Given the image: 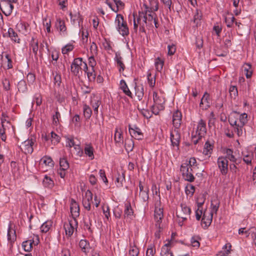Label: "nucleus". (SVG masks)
I'll list each match as a JSON object with an SVG mask.
<instances>
[{"mask_svg": "<svg viewBox=\"0 0 256 256\" xmlns=\"http://www.w3.org/2000/svg\"><path fill=\"white\" fill-rule=\"evenodd\" d=\"M225 22L228 28L232 27L234 20V17L231 14L227 12L224 15Z\"/></svg>", "mask_w": 256, "mask_h": 256, "instance_id": "42", "label": "nucleus"}, {"mask_svg": "<svg viewBox=\"0 0 256 256\" xmlns=\"http://www.w3.org/2000/svg\"><path fill=\"white\" fill-rule=\"evenodd\" d=\"M134 146V143L132 139L125 140V148L127 151H132Z\"/></svg>", "mask_w": 256, "mask_h": 256, "instance_id": "61", "label": "nucleus"}, {"mask_svg": "<svg viewBox=\"0 0 256 256\" xmlns=\"http://www.w3.org/2000/svg\"><path fill=\"white\" fill-rule=\"evenodd\" d=\"M79 246L82 250L86 254L88 252L90 249L89 242L86 240H81L80 241Z\"/></svg>", "mask_w": 256, "mask_h": 256, "instance_id": "41", "label": "nucleus"}, {"mask_svg": "<svg viewBox=\"0 0 256 256\" xmlns=\"http://www.w3.org/2000/svg\"><path fill=\"white\" fill-rule=\"evenodd\" d=\"M86 63L82 61L81 58H74L71 64L70 70L75 76H80L82 74V70L86 69Z\"/></svg>", "mask_w": 256, "mask_h": 256, "instance_id": "5", "label": "nucleus"}, {"mask_svg": "<svg viewBox=\"0 0 256 256\" xmlns=\"http://www.w3.org/2000/svg\"><path fill=\"white\" fill-rule=\"evenodd\" d=\"M16 28L20 32H22L24 36L27 35L28 33V25L27 24L20 22L18 24Z\"/></svg>", "mask_w": 256, "mask_h": 256, "instance_id": "40", "label": "nucleus"}, {"mask_svg": "<svg viewBox=\"0 0 256 256\" xmlns=\"http://www.w3.org/2000/svg\"><path fill=\"white\" fill-rule=\"evenodd\" d=\"M170 244V242H168L167 244H165L161 249L160 254L162 256H164L168 253H169L170 251V249L169 248V246Z\"/></svg>", "mask_w": 256, "mask_h": 256, "instance_id": "63", "label": "nucleus"}, {"mask_svg": "<svg viewBox=\"0 0 256 256\" xmlns=\"http://www.w3.org/2000/svg\"><path fill=\"white\" fill-rule=\"evenodd\" d=\"M7 236L8 240L10 242L14 240L16 238L15 232H14V230L11 229L10 226H9L8 228V230Z\"/></svg>", "mask_w": 256, "mask_h": 256, "instance_id": "59", "label": "nucleus"}, {"mask_svg": "<svg viewBox=\"0 0 256 256\" xmlns=\"http://www.w3.org/2000/svg\"><path fill=\"white\" fill-rule=\"evenodd\" d=\"M84 154L86 156H88L90 160L94 159V148L91 144H86L84 150Z\"/></svg>", "mask_w": 256, "mask_h": 256, "instance_id": "28", "label": "nucleus"}, {"mask_svg": "<svg viewBox=\"0 0 256 256\" xmlns=\"http://www.w3.org/2000/svg\"><path fill=\"white\" fill-rule=\"evenodd\" d=\"M114 24L116 30L122 36H124L129 34V30L126 22L124 21V16L120 14L116 15Z\"/></svg>", "mask_w": 256, "mask_h": 256, "instance_id": "4", "label": "nucleus"}, {"mask_svg": "<svg viewBox=\"0 0 256 256\" xmlns=\"http://www.w3.org/2000/svg\"><path fill=\"white\" fill-rule=\"evenodd\" d=\"M42 184L44 187L52 188L54 186V182L50 177L45 175L43 179Z\"/></svg>", "mask_w": 256, "mask_h": 256, "instance_id": "44", "label": "nucleus"}, {"mask_svg": "<svg viewBox=\"0 0 256 256\" xmlns=\"http://www.w3.org/2000/svg\"><path fill=\"white\" fill-rule=\"evenodd\" d=\"M129 132L132 137L135 139L140 140L143 138L144 136L140 129L136 126H129Z\"/></svg>", "mask_w": 256, "mask_h": 256, "instance_id": "21", "label": "nucleus"}, {"mask_svg": "<svg viewBox=\"0 0 256 256\" xmlns=\"http://www.w3.org/2000/svg\"><path fill=\"white\" fill-rule=\"evenodd\" d=\"M114 60L115 62L116 63L118 66V70L120 72L122 73L124 71L125 66L124 64L123 63L122 58L119 53H116Z\"/></svg>", "mask_w": 256, "mask_h": 256, "instance_id": "31", "label": "nucleus"}, {"mask_svg": "<svg viewBox=\"0 0 256 256\" xmlns=\"http://www.w3.org/2000/svg\"><path fill=\"white\" fill-rule=\"evenodd\" d=\"M125 208L124 210V216L125 218H132L133 216L134 211L132 208L131 205L130 203H126L125 204Z\"/></svg>", "mask_w": 256, "mask_h": 256, "instance_id": "39", "label": "nucleus"}, {"mask_svg": "<svg viewBox=\"0 0 256 256\" xmlns=\"http://www.w3.org/2000/svg\"><path fill=\"white\" fill-rule=\"evenodd\" d=\"M30 48L32 49V52L34 54V56H37L38 50V40H35L34 37L32 38L30 43Z\"/></svg>", "mask_w": 256, "mask_h": 256, "instance_id": "43", "label": "nucleus"}, {"mask_svg": "<svg viewBox=\"0 0 256 256\" xmlns=\"http://www.w3.org/2000/svg\"><path fill=\"white\" fill-rule=\"evenodd\" d=\"M242 74L245 75L247 78H250L252 74L251 65L248 64H244L242 68Z\"/></svg>", "mask_w": 256, "mask_h": 256, "instance_id": "34", "label": "nucleus"}, {"mask_svg": "<svg viewBox=\"0 0 256 256\" xmlns=\"http://www.w3.org/2000/svg\"><path fill=\"white\" fill-rule=\"evenodd\" d=\"M134 29L136 31L137 30L138 28L140 26V30L142 31L144 30V16L143 15H140L139 12L138 14H134Z\"/></svg>", "mask_w": 256, "mask_h": 256, "instance_id": "16", "label": "nucleus"}, {"mask_svg": "<svg viewBox=\"0 0 256 256\" xmlns=\"http://www.w3.org/2000/svg\"><path fill=\"white\" fill-rule=\"evenodd\" d=\"M101 104L100 99L98 97H94L91 100L90 105L94 108V114L96 115L98 114V108Z\"/></svg>", "mask_w": 256, "mask_h": 256, "instance_id": "38", "label": "nucleus"}, {"mask_svg": "<svg viewBox=\"0 0 256 256\" xmlns=\"http://www.w3.org/2000/svg\"><path fill=\"white\" fill-rule=\"evenodd\" d=\"M8 36L10 38L11 41L16 44H20L21 40L18 36V34L14 30L10 28L8 31Z\"/></svg>", "mask_w": 256, "mask_h": 256, "instance_id": "26", "label": "nucleus"}, {"mask_svg": "<svg viewBox=\"0 0 256 256\" xmlns=\"http://www.w3.org/2000/svg\"><path fill=\"white\" fill-rule=\"evenodd\" d=\"M98 55V46L96 44L92 42L90 46V50L88 52V56H96Z\"/></svg>", "mask_w": 256, "mask_h": 256, "instance_id": "49", "label": "nucleus"}, {"mask_svg": "<svg viewBox=\"0 0 256 256\" xmlns=\"http://www.w3.org/2000/svg\"><path fill=\"white\" fill-rule=\"evenodd\" d=\"M114 140L116 144L123 143L122 130L120 127H116L114 135Z\"/></svg>", "mask_w": 256, "mask_h": 256, "instance_id": "30", "label": "nucleus"}, {"mask_svg": "<svg viewBox=\"0 0 256 256\" xmlns=\"http://www.w3.org/2000/svg\"><path fill=\"white\" fill-rule=\"evenodd\" d=\"M124 174H118V177L116 181V184L118 187H120L122 186V182L124 180Z\"/></svg>", "mask_w": 256, "mask_h": 256, "instance_id": "58", "label": "nucleus"}, {"mask_svg": "<svg viewBox=\"0 0 256 256\" xmlns=\"http://www.w3.org/2000/svg\"><path fill=\"white\" fill-rule=\"evenodd\" d=\"M74 41L64 46H63L62 48V52L63 54H68V52L72 51L74 48V46L73 45V43Z\"/></svg>", "mask_w": 256, "mask_h": 256, "instance_id": "51", "label": "nucleus"}, {"mask_svg": "<svg viewBox=\"0 0 256 256\" xmlns=\"http://www.w3.org/2000/svg\"><path fill=\"white\" fill-rule=\"evenodd\" d=\"M84 73L86 74L89 82H94L96 80V74L94 68H88L86 65V69H84Z\"/></svg>", "mask_w": 256, "mask_h": 256, "instance_id": "33", "label": "nucleus"}, {"mask_svg": "<svg viewBox=\"0 0 256 256\" xmlns=\"http://www.w3.org/2000/svg\"><path fill=\"white\" fill-rule=\"evenodd\" d=\"M210 95L206 92L201 99L200 107L202 110H206L210 108Z\"/></svg>", "mask_w": 256, "mask_h": 256, "instance_id": "24", "label": "nucleus"}, {"mask_svg": "<svg viewBox=\"0 0 256 256\" xmlns=\"http://www.w3.org/2000/svg\"><path fill=\"white\" fill-rule=\"evenodd\" d=\"M78 143L74 138H68L66 139V146L70 148L75 147V146Z\"/></svg>", "mask_w": 256, "mask_h": 256, "instance_id": "54", "label": "nucleus"}, {"mask_svg": "<svg viewBox=\"0 0 256 256\" xmlns=\"http://www.w3.org/2000/svg\"><path fill=\"white\" fill-rule=\"evenodd\" d=\"M180 171L182 172L184 178L188 182H193L194 177L192 174V168L189 166H187L186 164H182L180 166Z\"/></svg>", "mask_w": 256, "mask_h": 256, "instance_id": "11", "label": "nucleus"}, {"mask_svg": "<svg viewBox=\"0 0 256 256\" xmlns=\"http://www.w3.org/2000/svg\"><path fill=\"white\" fill-rule=\"evenodd\" d=\"M232 246L230 243H226L222 248V250L220 251L217 255L220 256H228L231 252Z\"/></svg>", "mask_w": 256, "mask_h": 256, "instance_id": "37", "label": "nucleus"}, {"mask_svg": "<svg viewBox=\"0 0 256 256\" xmlns=\"http://www.w3.org/2000/svg\"><path fill=\"white\" fill-rule=\"evenodd\" d=\"M58 6H60V8L63 11H65L67 9L68 6V0H57Z\"/></svg>", "mask_w": 256, "mask_h": 256, "instance_id": "64", "label": "nucleus"}, {"mask_svg": "<svg viewBox=\"0 0 256 256\" xmlns=\"http://www.w3.org/2000/svg\"><path fill=\"white\" fill-rule=\"evenodd\" d=\"M191 212L190 208L186 206L185 204H180V209L177 211L176 216H177L182 219V222L179 221L178 223L180 226H182V222L187 220L188 216Z\"/></svg>", "mask_w": 256, "mask_h": 256, "instance_id": "9", "label": "nucleus"}, {"mask_svg": "<svg viewBox=\"0 0 256 256\" xmlns=\"http://www.w3.org/2000/svg\"><path fill=\"white\" fill-rule=\"evenodd\" d=\"M220 206V203L217 200H212V203L210 204V211H208V212H210L212 215L214 214H216L217 213V212Z\"/></svg>", "mask_w": 256, "mask_h": 256, "instance_id": "53", "label": "nucleus"}, {"mask_svg": "<svg viewBox=\"0 0 256 256\" xmlns=\"http://www.w3.org/2000/svg\"><path fill=\"white\" fill-rule=\"evenodd\" d=\"M52 224V222L51 220H47L40 226V230L42 232L46 233L48 232L51 228Z\"/></svg>", "mask_w": 256, "mask_h": 256, "instance_id": "48", "label": "nucleus"}, {"mask_svg": "<svg viewBox=\"0 0 256 256\" xmlns=\"http://www.w3.org/2000/svg\"><path fill=\"white\" fill-rule=\"evenodd\" d=\"M180 140V134L179 128H176L172 130L170 133V140L172 144L178 150V146Z\"/></svg>", "mask_w": 256, "mask_h": 256, "instance_id": "15", "label": "nucleus"}, {"mask_svg": "<svg viewBox=\"0 0 256 256\" xmlns=\"http://www.w3.org/2000/svg\"><path fill=\"white\" fill-rule=\"evenodd\" d=\"M226 156V160H229L232 163H235L236 164H239L241 162V158H237L236 156V152H234L232 150L228 148L225 152Z\"/></svg>", "mask_w": 256, "mask_h": 256, "instance_id": "20", "label": "nucleus"}, {"mask_svg": "<svg viewBox=\"0 0 256 256\" xmlns=\"http://www.w3.org/2000/svg\"><path fill=\"white\" fill-rule=\"evenodd\" d=\"M228 122L238 136H242L243 134L244 126L248 122V115L244 112L240 114L234 112L230 114Z\"/></svg>", "mask_w": 256, "mask_h": 256, "instance_id": "1", "label": "nucleus"}, {"mask_svg": "<svg viewBox=\"0 0 256 256\" xmlns=\"http://www.w3.org/2000/svg\"><path fill=\"white\" fill-rule=\"evenodd\" d=\"M202 214L201 225L204 228L206 229L210 225L213 216L208 210H205Z\"/></svg>", "mask_w": 256, "mask_h": 256, "instance_id": "18", "label": "nucleus"}, {"mask_svg": "<svg viewBox=\"0 0 256 256\" xmlns=\"http://www.w3.org/2000/svg\"><path fill=\"white\" fill-rule=\"evenodd\" d=\"M130 256H138L139 254V250L137 246L134 243H130V249L128 252Z\"/></svg>", "mask_w": 256, "mask_h": 256, "instance_id": "52", "label": "nucleus"}, {"mask_svg": "<svg viewBox=\"0 0 256 256\" xmlns=\"http://www.w3.org/2000/svg\"><path fill=\"white\" fill-rule=\"evenodd\" d=\"M204 203V201H202L200 202H197L196 206L197 209L196 210V218L198 220H200L201 216L202 214V210L200 209L202 208V206Z\"/></svg>", "mask_w": 256, "mask_h": 256, "instance_id": "47", "label": "nucleus"}, {"mask_svg": "<svg viewBox=\"0 0 256 256\" xmlns=\"http://www.w3.org/2000/svg\"><path fill=\"white\" fill-rule=\"evenodd\" d=\"M242 156L243 161L247 164H250L253 158V152L251 151L246 150L242 152Z\"/></svg>", "mask_w": 256, "mask_h": 256, "instance_id": "29", "label": "nucleus"}, {"mask_svg": "<svg viewBox=\"0 0 256 256\" xmlns=\"http://www.w3.org/2000/svg\"><path fill=\"white\" fill-rule=\"evenodd\" d=\"M92 202V194L90 190L85 192L84 196L82 199V204L84 208L90 210L91 208V204Z\"/></svg>", "mask_w": 256, "mask_h": 256, "instance_id": "19", "label": "nucleus"}, {"mask_svg": "<svg viewBox=\"0 0 256 256\" xmlns=\"http://www.w3.org/2000/svg\"><path fill=\"white\" fill-rule=\"evenodd\" d=\"M182 122V114L178 111L176 110L173 114L172 116V122L174 128H179Z\"/></svg>", "mask_w": 256, "mask_h": 256, "instance_id": "27", "label": "nucleus"}, {"mask_svg": "<svg viewBox=\"0 0 256 256\" xmlns=\"http://www.w3.org/2000/svg\"><path fill=\"white\" fill-rule=\"evenodd\" d=\"M50 138L52 144L54 145L57 144L60 141V136L53 132H52L50 133Z\"/></svg>", "mask_w": 256, "mask_h": 256, "instance_id": "62", "label": "nucleus"}, {"mask_svg": "<svg viewBox=\"0 0 256 256\" xmlns=\"http://www.w3.org/2000/svg\"><path fill=\"white\" fill-rule=\"evenodd\" d=\"M152 96L154 104L152 106V110L154 114L156 115L160 111L164 109L165 100L161 94H160L155 91L153 92Z\"/></svg>", "mask_w": 256, "mask_h": 256, "instance_id": "3", "label": "nucleus"}, {"mask_svg": "<svg viewBox=\"0 0 256 256\" xmlns=\"http://www.w3.org/2000/svg\"><path fill=\"white\" fill-rule=\"evenodd\" d=\"M60 168L64 170H67L69 168V164L68 160L65 158H61L60 160Z\"/></svg>", "mask_w": 256, "mask_h": 256, "instance_id": "60", "label": "nucleus"}, {"mask_svg": "<svg viewBox=\"0 0 256 256\" xmlns=\"http://www.w3.org/2000/svg\"><path fill=\"white\" fill-rule=\"evenodd\" d=\"M217 166L222 175H226L228 172V160L224 156H220L217 159Z\"/></svg>", "mask_w": 256, "mask_h": 256, "instance_id": "12", "label": "nucleus"}, {"mask_svg": "<svg viewBox=\"0 0 256 256\" xmlns=\"http://www.w3.org/2000/svg\"><path fill=\"white\" fill-rule=\"evenodd\" d=\"M34 239L24 242L22 244V246L24 250L26 252H30L32 248V244L34 243Z\"/></svg>", "mask_w": 256, "mask_h": 256, "instance_id": "50", "label": "nucleus"}, {"mask_svg": "<svg viewBox=\"0 0 256 256\" xmlns=\"http://www.w3.org/2000/svg\"><path fill=\"white\" fill-rule=\"evenodd\" d=\"M214 143L211 140H207L204 146L202 154L208 157H210L212 152Z\"/></svg>", "mask_w": 256, "mask_h": 256, "instance_id": "25", "label": "nucleus"}, {"mask_svg": "<svg viewBox=\"0 0 256 256\" xmlns=\"http://www.w3.org/2000/svg\"><path fill=\"white\" fill-rule=\"evenodd\" d=\"M164 64V60L158 57L155 59L154 60V66L156 71L158 72H160L162 70L163 66Z\"/></svg>", "mask_w": 256, "mask_h": 256, "instance_id": "46", "label": "nucleus"}, {"mask_svg": "<svg viewBox=\"0 0 256 256\" xmlns=\"http://www.w3.org/2000/svg\"><path fill=\"white\" fill-rule=\"evenodd\" d=\"M36 102L37 106H40L42 102V95L39 93L36 94L33 98L32 104Z\"/></svg>", "mask_w": 256, "mask_h": 256, "instance_id": "56", "label": "nucleus"}, {"mask_svg": "<svg viewBox=\"0 0 256 256\" xmlns=\"http://www.w3.org/2000/svg\"><path fill=\"white\" fill-rule=\"evenodd\" d=\"M135 94L138 100H142L144 95V86L142 84H136L134 86Z\"/></svg>", "mask_w": 256, "mask_h": 256, "instance_id": "35", "label": "nucleus"}, {"mask_svg": "<svg viewBox=\"0 0 256 256\" xmlns=\"http://www.w3.org/2000/svg\"><path fill=\"white\" fill-rule=\"evenodd\" d=\"M120 88L123 92L130 98H132V94L124 80H122L120 82Z\"/></svg>", "mask_w": 256, "mask_h": 256, "instance_id": "32", "label": "nucleus"}, {"mask_svg": "<svg viewBox=\"0 0 256 256\" xmlns=\"http://www.w3.org/2000/svg\"><path fill=\"white\" fill-rule=\"evenodd\" d=\"M77 221L75 218H72L69 220L68 222L64 224V228L65 230L66 235L70 237L74 232L76 227L77 226Z\"/></svg>", "mask_w": 256, "mask_h": 256, "instance_id": "13", "label": "nucleus"}, {"mask_svg": "<svg viewBox=\"0 0 256 256\" xmlns=\"http://www.w3.org/2000/svg\"><path fill=\"white\" fill-rule=\"evenodd\" d=\"M206 122L201 119L198 122L196 130H194L192 134L194 143L197 144L198 141L206 135Z\"/></svg>", "mask_w": 256, "mask_h": 256, "instance_id": "2", "label": "nucleus"}, {"mask_svg": "<svg viewBox=\"0 0 256 256\" xmlns=\"http://www.w3.org/2000/svg\"><path fill=\"white\" fill-rule=\"evenodd\" d=\"M83 114L86 120H88L91 117L92 110L89 106L84 104L82 106Z\"/></svg>", "mask_w": 256, "mask_h": 256, "instance_id": "45", "label": "nucleus"}, {"mask_svg": "<svg viewBox=\"0 0 256 256\" xmlns=\"http://www.w3.org/2000/svg\"><path fill=\"white\" fill-rule=\"evenodd\" d=\"M4 68L10 69L12 68V60L10 56L8 54H6L4 56H2V58Z\"/></svg>", "mask_w": 256, "mask_h": 256, "instance_id": "36", "label": "nucleus"}, {"mask_svg": "<svg viewBox=\"0 0 256 256\" xmlns=\"http://www.w3.org/2000/svg\"><path fill=\"white\" fill-rule=\"evenodd\" d=\"M140 15H143L144 26H152L154 24L156 28H158L157 22L154 18L155 14L148 10V8L146 7V10L142 12H138Z\"/></svg>", "mask_w": 256, "mask_h": 256, "instance_id": "6", "label": "nucleus"}, {"mask_svg": "<svg viewBox=\"0 0 256 256\" xmlns=\"http://www.w3.org/2000/svg\"><path fill=\"white\" fill-rule=\"evenodd\" d=\"M39 165L42 171L46 172L52 168L54 162L50 156H44L40 160Z\"/></svg>", "mask_w": 256, "mask_h": 256, "instance_id": "10", "label": "nucleus"}, {"mask_svg": "<svg viewBox=\"0 0 256 256\" xmlns=\"http://www.w3.org/2000/svg\"><path fill=\"white\" fill-rule=\"evenodd\" d=\"M18 88L20 92H25L27 90L26 82L24 80H20L18 84Z\"/></svg>", "mask_w": 256, "mask_h": 256, "instance_id": "57", "label": "nucleus"}, {"mask_svg": "<svg viewBox=\"0 0 256 256\" xmlns=\"http://www.w3.org/2000/svg\"><path fill=\"white\" fill-rule=\"evenodd\" d=\"M70 210L72 216V218L76 219L80 215V208L78 204L74 200H71Z\"/></svg>", "mask_w": 256, "mask_h": 256, "instance_id": "23", "label": "nucleus"}, {"mask_svg": "<svg viewBox=\"0 0 256 256\" xmlns=\"http://www.w3.org/2000/svg\"><path fill=\"white\" fill-rule=\"evenodd\" d=\"M36 142L35 138H30L23 142L20 145L21 150L25 154H32L33 152V145Z\"/></svg>", "mask_w": 256, "mask_h": 256, "instance_id": "14", "label": "nucleus"}, {"mask_svg": "<svg viewBox=\"0 0 256 256\" xmlns=\"http://www.w3.org/2000/svg\"><path fill=\"white\" fill-rule=\"evenodd\" d=\"M14 128L12 123L1 124V126L0 127V137L2 141L5 142L8 136H12L14 134Z\"/></svg>", "mask_w": 256, "mask_h": 256, "instance_id": "7", "label": "nucleus"}, {"mask_svg": "<svg viewBox=\"0 0 256 256\" xmlns=\"http://www.w3.org/2000/svg\"><path fill=\"white\" fill-rule=\"evenodd\" d=\"M147 79L149 86L151 88H154L156 83V76H152V74L150 72H148Z\"/></svg>", "mask_w": 256, "mask_h": 256, "instance_id": "55", "label": "nucleus"}, {"mask_svg": "<svg viewBox=\"0 0 256 256\" xmlns=\"http://www.w3.org/2000/svg\"><path fill=\"white\" fill-rule=\"evenodd\" d=\"M160 196H158V198H156L155 210H154V219L156 221V225L157 226H160L161 220L163 218V208L160 207Z\"/></svg>", "mask_w": 256, "mask_h": 256, "instance_id": "8", "label": "nucleus"}, {"mask_svg": "<svg viewBox=\"0 0 256 256\" xmlns=\"http://www.w3.org/2000/svg\"><path fill=\"white\" fill-rule=\"evenodd\" d=\"M56 27L62 36L67 35L66 28L64 22L60 18H58L56 22Z\"/></svg>", "mask_w": 256, "mask_h": 256, "instance_id": "22", "label": "nucleus"}, {"mask_svg": "<svg viewBox=\"0 0 256 256\" xmlns=\"http://www.w3.org/2000/svg\"><path fill=\"white\" fill-rule=\"evenodd\" d=\"M0 8L2 12L6 16H10L12 12L14 4L7 1L0 0Z\"/></svg>", "mask_w": 256, "mask_h": 256, "instance_id": "17", "label": "nucleus"}]
</instances>
